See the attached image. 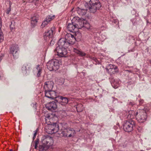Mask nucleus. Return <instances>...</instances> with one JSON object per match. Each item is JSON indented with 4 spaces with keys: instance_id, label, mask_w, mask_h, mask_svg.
I'll return each instance as SVG.
<instances>
[{
    "instance_id": "f257e3e1",
    "label": "nucleus",
    "mask_w": 151,
    "mask_h": 151,
    "mask_svg": "<svg viewBox=\"0 0 151 151\" xmlns=\"http://www.w3.org/2000/svg\"><path fill=\"white\" fill-rule=\"evenodd\" d=\"M86 9L78 7L77 9V13L80 15H85L87 10L92 13H95L97 10L99 9L101 4L98 0H90L89 4L86 2L84 4Z\"/></svg>"
},
{
    "instance_id": "f03ea898",
    "label": "nucleus",
    "mask_w": 151,
    "mask_h": 151,
    "mask_svg": "<svg viewBox=\"0 0 151 151\" xmlns=\"http://www.w3.org/2000/svg\"><path fill=\"white\" fill-rule=\"evenodd\" d=\"M60 63L61 61L57 60H52L47 63V68L50 71H56L59 68Z\"/></svg>"
},
{
    "instance_id": "7ed1b4c3",
    "label": "nucleus",
    "mask_w": 151,
    "mask_h": 151,
    "mask_svg": "<svg viewBox=\"0 0 151 151\" xmlns=\"http://www.w3.org/2000/svg\"><path fill=\"white\" fill-rule=\"evenodd\" d=\"M136 118L140 122H143L147 118V114L144 110H139L136 112Z\"/></svg>"
},
{
    "instance_id": "20e7f679",
    "label": "nucleus",
    "mask_w": 151,
    "mask_h": 151,
    "mask_svg": "<svg viewBox=\"0 0 151 151\" xmlns=\"http://www.w3.org/2000/svg\"><path fill=\"white\" fill-rule=\"evenodd\" d=\"M48 126H46L45 129L47 130V132L49 134H52L56 133L59 129V126L56 123H54L52 124L47 123Z\"/></svg>"
},
{
    "instance_id": "39448f33",
    "label": "nucleus",
    "mask_w": 151,
    "mask_h": 151,
    "mask_svg": "<svg viewBox=\"0 0 151 151\" xmlns=\"http://www.w3.org/2000/svg\"><path fill=\"white\" fill-rule=\"evenodd\" d=\"M135 122L132 119H130L124 122L123 124V128L127 132H131L133 130V127L135 126Z\"/></svg>"
},
{
    "instance_id": "423d86ee",
    "label": "nucleus",
    "mask_w": 151,
    "mask_h": 151,
    "mask_svg": "<svg viewBox=\"0 0 151 151\" xmlns=\"http://www.w3.org/2000/svg\"><path fill=\"white\" fill-rule=\"evenodd\" d=\"M41 142L43 144L46 145L48 148L52 145L54 143L53 138L48 135L43 137L42 138Z\"/></svg>"
},
{
    "instance_id": "0eeeda50",
    "label": "nucleus",
    "mask_w": 151,
    "mask_h": 151,
    "mask_svg": "<svg viewBox=\"0 0 151 151\" xmlns=\"http://www.w3.org/2000/svg\"><path fill=\"white\" fill-rule=\"evenodd\" d=\"M76 132L75 130L72 128H68L65 129L61 132L62 135L67 137H73L75 136Z\"/></svg>"
},
{
    "instance_id": "6e6552de",
    "label": "nucleus",
    "mask_w": 151,
    "mask_h": 151,
    "mask_svg": "<svg viewBox=\"0 0 151 151\" xmlns=\"http://www.w3.org/2000/svg\"><path fill=\"white\" fill-rule=\"evenodd\" d=\"M70 40L69 37L60 39L58 43V47H63L64 46L67 47L69 44H72Z\"/></svg>"
},
{
    "instance_id": "1a4fd4ad",
    "label": "nucleus",
    "mask_w": 151,
    "mask_h": 151,
    "mask_svg": "<svg viewBox=\"0 0 151 151\" xmlns=\"http://www.w3.org/2000/svg\"><path fill=\"white\" fill-rule=\"evenodd\" d=\"M75 37L73 35L70 34H68L65 35L66 38L69 37V39L71 40V42L73 44L76 39L80 40L81 38V33L79 32H76L75 34Z\"/></svg>"
},
{
    "instance_id": "9d476101",
    "label": "nucleus",
    "mask_w": 151,
    "mask_h": 151,
    "mask_svg": "<svg viewBox=\"0 0 151 151\" xmlns=\"http://www.w3.org/2000/svg\"><path fill=\"white\" fill-rule=\"evenodd\" d=\"M54 33H55V28L54 27H52L50 29L47 30L45 33L44 35V39L47 40L50 38L51 39Z\"/></svg>"
},
{
    "instance_id": "9b49d317",
    "label": "nucleus",
    "mask_w": 151,
    "mask_h": 151,
    "mask_svg": "<svg viewBox=\"0 0 151 151\" xmlns=\"http://www.w3.org/2000/svg\"><path fill=\"white\" fill-rule=\"evenodd\" d=\"M55 51L57 53V55L60 57H65L67 53L65 48H56Z\"/></svg>"
},
{
    "instance_id": "f8f14e48",
    "label": "nucleus",
    "mask_w": 151,
    "mask_h": 151,
    "mask_svg": "<svg viewBox=\"0 0 151 151\" xmlns=\"http://www.w3.org/2000/svg\"><path fill=\"white\" fill-rule=\"evenodd\" d=\"M55 16L54 15H50L47 16L46 17L44 20L42 22L41 25V27L43 28L45 27L48 23L55 18Z\"/></svg>"
},
{
    "instance_id": "ddd939ff",
    "label": "nucleus",
    "mask_w": 151,
    "mask_h": 151,
    "mask_svg": "<svg viewBox=\"0 0 151 151\" xmlns=\"http://www.w3.org/2000/svg\"><path fill=\"white\" fill-rule=\"evenodd\" d=\"M45 96L47 97L53 99L57 98L55 91L51 90L45 91Z\"/></svg>"
},
{
    "instance_id": "4468645a",
    "label": "nucleus",
    "mask_w": 151,
    "mask_h": 151,
    "mask_svg": "<svg viewBox=\"0 0 151 151\" xmlns=\"http://www.w3.org/2000/svg\"><path fill=\"white\" fill-rule=\"evenodd\" d=\"M38 19V16L37 14H35L32 15L31 17V24L32 27H34L37 25Z\"/></svg>"
},
{
    "instance_id": "2eb2a0df",
    "label": "nucleus",
    "mask_w": 151,
    "mask_h": 151,
    "mask_svg": "<svg viewBox=\"0 0 151 151\" xmlns=\"http://www.w3.org/2000/svg\"><path fill=\"white\" fill-rule=\"evenodd\" d=\"M57 104L55 101L50 102L46 105V107L49 110L53 111L57 108Z\"/></svg>"
},
{
    "instance_id": "dca6fc26",
    "label": "nucleus",
    "mask_w": 151,
    "mask_h": 151,
    "mask_svg": "<svg viewBox=\"0 0 151 151\" xmlns=\"http://www.w3.org/2000/svg\"><path fill=\"white\" fill-rule=\"evenodd\" d=\"M53 87V82L51 81H48L45 83L44 88L45 89V91H47L52 90Z\"/></svg>"
},
{
    "instance_id": "f3484780",
    "label": "nucleus",
    "mask_w": 151,
    "mask_h": 151,
    "mask_svg": "<svg viewBox=\"0 0 151 151\" xmlns=\"http://www.w3.org/2000/svg\"><path fill=\"white\" fill-rule=\"evenodd\" d=\"M42 71V67L40 66L39 65H37L36 68L34 70V73L35 75L38 77L40 76Z\"/></svg>"
},
{
    "instance_id": "a211bd4d",
    "label": "nucleus",
    "mask_w": 151,
    "mask_h": 151,
    "mask_svg": "<svg viewBox=\"0 0 151 151\" xmlns=\"http://www.w3.org/2000/svg\"><path fill=\"white\" fill-rule=\"evenodd\" d=\"M86 22V21L78 19L77 20L76 23H75L76 28L81 29L83 28L84 26V23Z\"/></svg>"
},
{
    "instance_id": "6ab92c4d",
    "label": "nucleus",
    "mask_w": 151,
    "mask_h": 151,
    "mask_svg": "<svg viewBox=\"0 0 151 151\" xmlns=\"http://www.w3.org/2000/svg\"><path fill=\"white\" fill-rule=\"evenodd\" d=\"M67 28L69 31L73 32L74 29L76 28V27L75 23L72 22V23L68 24Z\"/></svg>"
},
{
    "instance_id": "aec40b11",
    "label": "nucleus",
    "mask_w": 151,
    "mask_h": 151,
    "mask_svg": "<svg viewBox=\"0 0 151 151\" xmlns=\"http://www.w3.org/2000/svg\"><path fill=\"white\" fill-rule=\"evenodd\" d=\"M29 70V66L27 64H25L23 65L22 68V71L24 74H26L28 73Z\"/></svg>"
},
{
    "instance_id": "412c9836",
    "label": "nucleus",
    "mask_w": 151,
    "mask_h": 151,
    "mask_svg": "<svg viewBox=\"0 0 151 151\" xmlns=\"http://www.w3.org/2000/svg\"><path fill=\"white\" fill-rule=\"evenodd\" d=\"M17 51L18 49L16 48H11L10 49V53L12 54L14 58H16L18 55Z\"/></svg>"
},
{
    "instance_id": "4be33fe9",
    "label": "nucleus",
    "mask_w": 151,
    "mask_h": 151,
    "mask_svg": "<svg viewBox=\"0 0 151 151\" xmlns=\"http://www.w3.org/2000/svg\"><path fill=\"white\" fill-rule=\"evenodd\" d=\"M60 99L61 104L65 105L67 104L68 102V99L66 97H63L62 96H59L58 97Z\"/></svg>"
},
{
    "instance_id": "5701e85b",
    "label": "nucleus",
    "mask_w": 151,
    "mask_h": 151,
    "mask_svg": "<svg viewBox=\"0 0 151 151\" xmlns=\"http://www.w3.org/2000/svg\"><path fill=\"white\" fill-rule=\"evenodd\" d=\"M129 114L127 117L128 119H132L135 116L136 117V112L134 111L130 110L128 112Z\"/></svg>"
},
{
    "instance_id": "b1692460",
    "label": "nucleus",
    "mask_w": 151,
    "mask_h": 151,
    "mask_svg": "<svg viewBox=\"0 0 151 151\" xmlns=\"http://www.w3.org/2000/svg\"><path fill=\"white\" fill-rule=\"evenodd\" d=\"M73 51L74 52L81 56H85L86 55V54L85 53L80 51L76 48H74Z\"/></svg>"
},
{
    "instance_id": "393cba45",
    "label": "nucleus",
    "mask_w": 151,
    "mask_h": 151,
    "mask_svg": "<svg viewBox=\"0 0 151 151\" xmlns=\"http://www.w3.org/2000/svg\"><path fill=\"white\" fill-rule=\"evenodd\" d=\"M94 36L96 40L97 39H98L100 40L101 41H103L106 38V36L104 35H100L99 36H98V37H97V36H96L95 35V34H94Z\"/></svg>"
},
{
    "instance_id": "a878e982",
    "label": "nucleus",
    "mask_w": 151,
    "mask_h": 151,
    "mask_svg": "<svg viewBox=\"0 0 151 151\" xmlns=\"http://www.w3.org/2000/svg\"><path fill=\"white\" fill-rule=\"evenodd\" d=\"M49 148L46 145L43 144L39 146V151H46Z\"/></svg>"
},
{
    "instance_id": "bb28decb",
    "label": "nucleus",
    "mask_w": 151,
    "mask_h": 151,
    "mask_svg": "<svg viewBox=\"0 0 151 151\" xmlns=\"http://www.w3.org/2000/svg\"><path fill=\"white\" fill-rule=\"evenodd\" d=\"M134 40V38L132 36L128 35L126 37V41L127 42H129Z\"/></svg>"
},
{
    "instance_id": "cd10ccee",
    "label": "nucleus",
    "mask_w": 151,
    "mask_h": 151,
    "mask_svg": "<svg viewBox=\"0 0 151 151\" xmlns=\"http://www.w3.org/2000/svg\"><path fill=\"white\" fill-rule=\"evenodd\" d=\"M76 109L78 111H81L83 110V105L81 104H78L77 106Z\"/></svg>"
},
{
    "instance_id": "c85d7f7f",
    "label": "nucleus",
    "mask_w": 151,
    "mask_h": 151,
    "mask_svg": "<svg viewBox=\"0 0 151 151\" xmlns=\"http://www.w3.org/2000/svg\"><path fill=\"white\" fill-rule=\"evenodd\" d=\"M114 68H117V67L115 65L110 64L108 67L107 70H108V72H111V70H112V69Z\"/></svg>"
},
{
    "instance_id": "c756f323",
    "label": "nucleus",
    "mask_w": 151,
    "mask_h": 151,
    "mask_svg": "<svg viewBox=\"0 0 151 151\" xmlns=\"http://www.w3.org/2000/svg\"><path fill=\"white\" fill-rule=\"evenodd\" d=\"M50 114H47L45 116V123H49L50 122Z\"/></svg>"
},
{
    "instance_id": "7c9ffc66",
    "label": "nucleus",
    "mask_w": 151,
    "mask_h": 151,
    "mask_svg": "<svg viewBox=\"0 0 151 151\" xmlns=\"http://www.w3.org/2000/svg\"><path fill=\"white\" fill-rule=\"evenodd\" d=\"M114 82L111 83L112 85L114 88H117L119 86V81H116V82L115 80H114Z\"/></svg>"
},
{
    "instance_id": "2f4dec72",
    "label": "nucleus",
    "mask_w": 151,
    "mask_h": 151,
    "mask_svg": "<svg viewBox=\"0 0 151 151\" xmlns=\"http://www.w3.org/2000/svg\"><path fill=\"white\" fill-rule=\"evenodd\" d=\"M4 40V37L2 31L0 30V42H2Z\"/></svg>"
},
{
    "instance_id": "473e14b6",
    "label": "nucleus",
    "mask_w": 151,
    "mask_h": 151,
    "mask_svg": "<svg viewBox=\"0 0 151 151\" xmlns=\"http://www.w3.org/2000/svg\"><path fill=\"white\" fill-rule=\"evenodd\" d=\"M83 27H85L87 29H89L90 28V24L88 23H87L86 21V22H85V23H84V26Z\"/></svg>"
},
{
    "instance_id": "72a5a7b5",
    "label": "nucleus",
    "mask_w": 151,
    "mask_h": 151,
    "mask_svg": "<svg viewBox=\"0 0 151 151\" xmlns=\"http://www.w3.org/2000/svg\"><path fill=\"white\" fill-rule=\"evenodd\" d=\"M118 71L117 68H114V69H112V70H111V72H109L111 74H114L115 73H116V72H117Z\"/></svg>"
},
{
    "instance_id": "f704fd0d",
    "label": "nucleus",
    "mask_w": 151,
    "mask_h": 151,
    "mask_svg": "<svg viewBox=\"0 0 151 151\" xmlns=\"http://www.w3.org/2000/svg\"><path fill=\"white\" fill-rule=\"evenodd\" d=\"M37 129L34 131V136L33 137V139L34 140L35 137H36L37 134Z\"/></svg>"
},
{
    "instance_id": "c9c22d12",
    "label": "nucleus",
    "mask_w": 151,
    "mask_h": 151,
    "mask_svg": "<svg viewBox=\"0 0 151 151\" xmlns=\"http://www.w3.org/2000/svg\"><path fill=\"white\" fill-rule=\"evenodd\" d=\"M129 105H131L132 106H133L134 105H135V104L134 102H129Z\"/></svg>"
},
{
    "instance_id": "e433bc0d",
    "label": "nucleus",
    "mask_w": 151,
    "mask_h": 151,
    "mask_svg": "<svg viewBox=\"0 0 151 151\" xmlns=\"http://www.w3.org/2000/svg\"><path fill=\"white\" fill-rule=\"evenodd\" d=\"M38 143H39L38 141H36V142L35 143V149H37V145L38 144Z\"/></svg>"
},
{
    "instance_id": "4c0bfd02",
    "label": "nucleus",
    "mask_w": 151,
    "mask_h": 151,
    "mask_svg": "<svg viewBox=\"0 0 151 151\" xmlns=\"http://www.w3.org/2000/svg\"><path fill=\"white\" fill-rule=\"evenodd\" d=\"M144 102V101L142 99H141L139 101V104L140 105H141L142 104H143Z\"/></svg>"
},
{
    "instance_id": "58836bf2",
    "label": "nucleus",
    "mask_w": 151,
    "mask_h": 151,
    "mask_svg": "<svg viewBox=\"0 0 151 151\" xmlns=\"http://www.w3.org/2000/svg\"><path fill=\"white\" fill-rule=\"evenodd\" d=\"M4 56V55L2 54H1V55H0V62H1V60L3 58Z\"/></svg>"
},
{
    "instance_id": "ea45409f",
    "label": "nucleus",
    "mask_w": 151,
    "mask_h": 151,
    "mask_svg": "<svg viewBox=\"0 0 151 151\" xmlns=\"http://www.w3.org/2000/svg\"><path fill=\"white\" fill-rule=\"evenodd\" d=\"M11 11V9H10V7H9V8H8L6 11V13L7 14H9V12H10Z\"/></svg>"
},
{
    "instance_id": "a19ab883",
    "label": "nucleus",
    "mask_w": 151,
    "mask_h": 151,
    "mask_svg": "<svg viewBox=\"0 0 151 151\" xmlns=\"http://www.w3.org/2000/svg\"><path fill=\"white\" fill-rule=\"evenodd\" d=\"M118 20H117L116 19H114L113 20V22L114 23L116 24L118 22Z\"/></svg>"
},
{
    "instance_id": "79ce46f5",
    "label": "nucleus",
    "mask_w": 151,
    "mask_h": 151,
    "mask_svg": "<svg viewBox=\"0 0 151 151\" xmlns=\"http://www.w3.org/2000/svg\"><path fill=\"white\" fill-rule=\"evenodd\" d=\"M12 24L10 25V28L11 30L13 29L14 28V26H12Z\"/></svg>"
},
{
    "instance_id": "37998d69",
    "label": "nucleus",
    "mask_w": 151,
    "mask_h": 151,
    "mask_svg": "<svg viewBox=\"0 0 151 151\" xmlns=\"http://www.w3.org/2000/svg\"><path fill=\"white\" fill-rule=\"evenodd\" d=\"M54 42L53 41H52V40H51V41L50 43V46H52V45L54 44Z\"/></svg>"
},
{
    "instance_id": "c03bdc74",
    "label": "nucleus",
    "mask_w": 151,
    "mask_h": 151,
    "mask_svg": "<svg viewBox=\"0 0 151 151\" xmlns=\"http://www.w3.org/2000/svg\"><path fill=\"white\" fill-rule=\"evenodd\" d=\"M2 76V73L0 72V78H1V77Z\"/></svg>"
},
{
    "instance_id": "a18cd8bd",
    "label": "nucleus",
    "mask_w": 151,
    "mask_h": 151,
    "mask_svg": "<svg viewBox=\"0 0 151 151\" xmlns=\"http://www.w3.org/2000/svg\"><path fill=\"white\" fill-rule=\"evenodd\" d=\"M17 45L15 44L14 45V47H17Z\"/></svg>"
},
{
    "instance_id": "49530a36",
    "label": "nucleus",
    "mask_w": 151,
    "mask_h": 151,
    "mask_svg": "<svg viewBox=\"0 0 151 151\" xmlns=\"http://www.w3.org/2000/svg\"><path fill=\"white\" fill-rule=\"evenodd\" d=\"M95 61H96H96H97V59H95Z\"/></svg>"
},
{
    "instance_id": "de8ad7c7",
    "label": "nucleus",
    "mask_w": 151,
    "mask_h": 151,
    "mask_svg": "<svg viewBox=\"0 0 151 151\" xmlns=\"http://www.w3.org/2000/svg\"><path fill=\"white\" fill-rule=\"evenodd\" d=\"M9 151H13V150L12 149H11Z\"/></svg>"
},
{
    "instance_id": "09e8293b",
    "label": "nucleus",
    "mask_w": 151,
    "mask_h": 151,
    "mask_svg": "<svg viewBox=\"0 0 151 151\" xmlns=\"http://www.w3.org/2000/svg\"><path fill=\"white\" fill-rule=\"evenodd\" d=\"M98 35H99V33H98Z\"/></svg>"
},
{
    "instance_id": "8fccbe9b",
    "label": "nucleus",
    "mask_w": 151,
    "mask_h": 151,
    "mask_svg": "<svg viewBox=\"0 0 151 151\" xmlns=\"http://www.w3.org/2000/svg\"><path fill=\"white\" fill-rule=\"evenodd\" d=\"M120 39H121V40H122V37L120 38Z\"/></svg>"
},
{
    "instance_id": "3c124183",
    "label": "nucleus",
    "mask_w": 151,
    "mask_h": 151,
    "mask_svg": "<svg viewBox=\"0 0 151 151\" xmlns=\"http://www.w3.org/2000/svg\"><path fill=\"white\" fill-rule=\"evenodd\" d=\"M131 51H132V52H133V50H131Z\"/></svg>"
},
{
    "instance_id": "603ef678",
    "label": "nucleus",
    "mask_w": 151,
    "mask_h": 151,
    "mask_svg": "<svg viewBox=\"0 0 151 151\" xmlns=\"http://www.w3.org/2000/svg\"><path fill=\"white\" fill-rule=\"evenodd\" d=\"M130 52L129 50H128V52Z\"/></svg>"
},
{
    "instance_id": "864d4df0",
    "label": "nucleus",
    "mask_w": 151,
    "mask_h": 151,
    "mask_svg": "<svg viewBox=\"0 0 151 151\" xmlns=\"http://www.w3.org/2000/svg\"><path fill=\"white\" fill-rule=\"evenodd\" d=\"M141 151H144L143 150H142Z\"/></svg>"
},
{
    "instance_id": "5fc2aeb1",
    "label": "nucleus",
    "mask_w": 151,
    "mask_h": 151,
    "mask_svg": "<svg viewBox=\"0 0 151 151\" xmlns=\"http://www.w3.org/2000/svg\"><path fill=\"white\" fill-rule=\"evenodd\" d=\"M150 11H151V9H150Z\"/></svg>"
},
{
    "instance_id": "6e6d98bb",
    "label": "nucleus",
    "mask_w": 151,
    "mask_h": 151,
    "mask_svg": "<svg viewBox=\"0 0 151 151\" xmlns=\"http://www.w3.org/2000/svg\"><path fill=\"white\" fill-rule=\"evenodd\" d=\"M98 0L99 1V0Z\"/></svg>"
}]
</instances>
